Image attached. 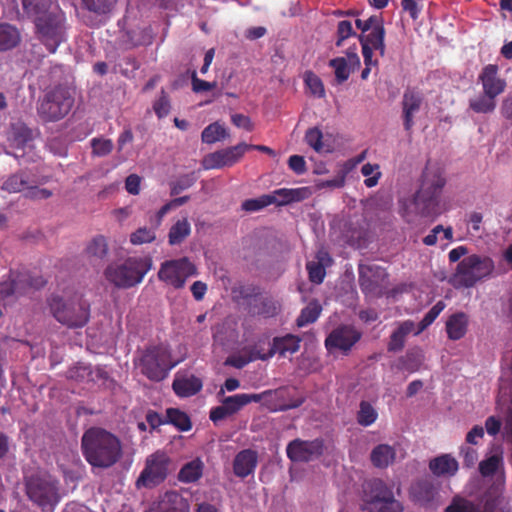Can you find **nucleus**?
<instances>
[{
    "label": "nucleus",
    "instance_id": "37",
    "mask_svg": "<svg viewBox=\"0 0 512 512\" xmlns=\"http://www.w3.org/2000/svg\"><path fill=\"white\" fill-rule=\"evenodd\" d=\"M167 423L174 425L178 430L186 432L192 428L190 417L187 413L177 408H168L166 410Z\"/></svg>",
    "mask_w": 512,
    "mask_h": 512
},
{
    "label": "nucleus",
    "instance_id": "10",
    "mask_svg": "<svg viewBox=\"0 0 512 512\" xmlns=\"http://www.w3.org/2000/svg\"><path fill=\"white\" fill-rule=\"evenodd\" d=\"M74 89L58 85L47 91L38 106L39 117L45 122H56L71 111L75 101Z\"/></svg>",
    "mask_w": 512,
    "mask_h": 512
},
{
    "label": "nucleus",
    "instance_id": "8",
    "mask_svg": "<svg viewBox=\"0 0 512 512\" xmlns=\"http://www.w3.org/2000/svg\"><path fill=\"white\" fill-rule=\"evenodd\" d=\"M151 267L150 257H129L121 264L109 265L105 277L116 287L131 288L142 282Z\"/></svg>",
    "mask_w": 512,
    "mask_h": 512
},
{
    "label": "nucleus",
    "instance_id": "57",
    "mask_svg": "<svg viewBox=\"0 0 512 512\" xmlns=\"http://www.w3.org/2000/svg\"><path fill=\"white\" fill-rule=\"evenodd\" d=\"M328 64H361L357 53V47L353 46L348 48L346 57H336L331 59Z\"/></svg>",
    "mask_w": 512,
    "mask_h": 512
},
{
    "label": "nucleus",
    "instance_id": "17",
    "mask_svg": "<svg viewBox=\"0 0 512 512\" xmlns=\"http://www.w3.org/2000/svg\"><path fill=\"white\" fill-rule=\"evenodd\" d=\"M361 333L349 325H341L327 336L325 347L328 351L341 350L347 353L360 340Z\"/></svg>",
    "mask_w": 512,
    "mask_h": 512
},
{
    "label": "nucleus",
    "instance_id": "58",
    "mask_svg": "<svg viewBox=\"0 0 512 512\" xmlns=\"http://www.w3.org/2000/svg\"><path fill=\"white\" fill-rule=\"evenodd\" d=\"M25 196L30 199H48L52 196V192L46 188H39L30 181Z\"/></svg>",
    "mask_w": 512,
    "mask_h": 512
},
{
    "label": "nucleus",
    "instance_id": "31",
    "mask_svg": "<svg viewBox=\"0 0 512 512\" xmlns=\"http://www.w3.org/2000/svg\"><path fill=\"white\" fill-rule=\"evenodd\" d=\"M380 277L381 275L385 276V270L381 269L378 266H367L365 268H360L359 271V283L361 290L364 293H371L378 287V281L372 279L374 276Z\"/></svg>",
    "mask_w": 512,
    "mask_h": 512
},
{
    "label": "nucleus",
    "instance_id": "25",
    "mask_svg": "<svg viewBox=\"0 0 512 512\" xmlns=\"http://www.w3.org/2000/svg\"><path fill=\"white\" fill-rule=\"evenodd\" d=\"M158 512H190V505L186 498L178 491H166L158 503Z\"/></svg>",
    "mask_w": 512,
    "mask_h": 512
},
{
    "label": "nucleus",
    "instance_id": "22",
    "mask_svg": "<svg viewBox=\"0 0 512 512\" xmlns=\"http://www.w3.org/2000/svg\"><path fill=\"white\" fill-rule=\"evenodd\" d=\"M258 463L257 452L244 449L238 452L233 460V472L239 478H246L253 474Z\"/></svg>",
    "mask_w": 512,
    "mask_h": 512
},
{
    "label": "nucleus",
    "instance_id": "21",
    "mask_svg": "<svg viewBox=\"0 0 512 512\" xmlns=\"http://www.w3.org/2000/svg\"><path fill=\"white\" fill-rule=\"evenodd\" d=\"M280 308V303L273 297L261 294L253 301H249L247 311L251 316L271 318L279 313Z\"/></svg>",
    "mask_w": 512,
    "mask_h": 512
},
{
    "label": "nucleus",
    "instance_id": "2",
    "mask_svg": "<svg viewBox=\"0 0 512 512\" xmlns=\"http://www.w3.org/2000/svg\"><path fill=\"white\" fill-rule=\"evenodd\" d=\"M81 450L87 463L98 469L113 467L123 456L120 438L101 427H90L83 433Z\"/></svg>",
    "mask_w": 512,
    "mask_h": 512
},
{
    "label": "nucleus",
    "instance_id": "41",
    "mask_svg": "<svg viewBox=\"0 0 512 512\" xmlns=\"http://www.w3.org/2000/svg\"><path fill=\"white\" fill-rule=\"evenodd\" d=\"M277 201L274 195L264 194L258 198H252L245 200L241 207L246 212H257Z\"/></svg>",
    "mask_w": 512,
    "mask_h": 512
},
{
    "label": "nucleus",
    "instance_id": "29",
    "mask_svg": "<svg viewBox=\"0 0 512 512\" xmlns=\"http://www.w3.org/2000/svg\"><path fill=\"white\" fill-rule=\"evenodd\" d=\"M30 181L29 174L24 170H20L9 175L3 181L1 189L9 194L20 193L27 190Z\"/></svg>",
    "mask_w": 512,
    "mask_h": 512
},
{
    "label": "nucleus",
    "instance_id": "27",
    "mask_svg": "<svg viewBox=\"0 0 512 512\" xmlns=\"http://www.w3.org/2000/svg\"><path fill=\"white\" fill-rule=\"evenodd\" d=\"M410 494L415 502L421 505H427L433 501L436 495V488L432 481L422 479L411 486Z\"/></svg>",
    "mask_w": 512,
    "mask_h": 512
},
{
    "label": "nucleus",
    "instance_id": "11",
    "mask_svg": "<svg viewBox=\"0 0 512 512\" xmlns=\"http://www.w3.org/2000/svg\"><path fill=\"white\" fill-rule=\"evenodd\" d=\"M363 510L369 512H403L402 503L394 496L392 487L381 479H373L363 485Z\"/></svg>",
    "mask_w": 512,
    "mask_h": 512
},
{
    "label": "nucleus",
    "instance_id": "42",
    "mask_svg": "<svg viewBox=\"0 0 512 512\" xmlns=\"http://www.w3.org/2000/svg\"><path fill=\"white\" fill-rule=\"evenodd\" d=\"M227 136L226 129L218 122H214L204 128L201 134V139L204 143L212 144Z\"/></svg>",
    "mask_w": 512,
    "mask_h": 512
},
{
    "label": "nucleus",
    "instance_id": "60",
    "mask_svg": "<svg viewBox=\"0 0 512 512\" xmlns=\"http://www.w3.org/2000/svg\"><path fill=\"white\" fill-rule=\"evenodd\" d=\"M11 296H15V290L12 279V272L9 271L7 277L0 281V297L7 299Z\"/></svg>",
    "mask_w": 512,
    "mask_h": 512
},
{
    "label": "nucleus",
    "instance_id": "16",
    "mask_svg": "<svg viewBox=\"0 0 512 512\" xmlns=\"http://www.w3.org/2000/svg\"><path fill=\"white\" fill-rule=\"evenodd\" d=\"M246 152V143L242 142L235 146L207 154L202 160V166L205 170L231 167L239 162Z\"/></svg>",
    "mask_w": 512,
    "mask_h": 512
},
{
    "label": "nucleus",
    "instance_id": "34",
    "mask_svg": "<svg viewBox=\"0 0 512 512\" xmlns=\"http://www.w3.org/2000/svg\"><path fill=\"white\" fill-rule=\"evenodd\" d=\"M262 396L260 394H236L232 396H228L223 399L224 404L226 405L231 416L238 411H240L244 406L251 402H260Z\"/></svg>",
    "mask_w": 512,
    "mask_h": 512
},
{
    "label": "nucleus",
    "instance_id": "56",
    "mask_svg": "<svg viewBox=\"0 0 512 512\" xmlns=\"http://www.w3.org/2000/svg\"><path fill=\"white\" fill-rule=\"evenodd\" d=\"M170 108H171V105H170L169 97L166 94V92L162 89L161 95L153 104L154 112L158 118H164L169 114Z\"/></svg>",
    "mask_w": 512,
    "mask_h": 512
},
{
    "label": "nucleus",
    "instance_id": "13",
    "mask_svg": "<svg viewBox=\"0 0 512 512\" xmlns=\"http://www.w3.org/2000/svg\"><path fill=\"white\" fill-rule=\"evenodd\" d=\"M197 275V267L188 257L164 261L157 273L160 281L176 290L184 288L187 279Z\"/></svg>",
    "mask_w": 512,
    "mask_h": 512
},
{
    "label": "nucleus",
    "instance_id": "7",
    "mask_svg": "<svg viewBox=\"0 0 512 512\" xmlns=\"http://www.w3.org/2000/svg\"><path fill=\"white\" fill-rule=\"evenodd\" d=\"M140 372L149 380L160 382L164 380L177 362L172 360L168 347L164 345H152L146 347L135 361Z\"/></svg>",
    "mask_w": 512,
    "mask_h": 512
},
{
    "label": "nucleus",
    "instance_id": "14",
    "mask_svg": "<svg viewBox=\"0 0 512 512\" xmlns=\"http://www.w3.org/2000/svg\"><path fill=\"white\" fill-rule=\"evenodd\" d=\"M170 464L171 459L165 452L156 451L149 455L136 481V486L152 488L163 483L169 474Z\"/></svg>",
    "mask_w": 512,
    "mask_h": 512
},
{
    "label": "nucleus",
    "instance_id": "33",
    "mask_svg": "<svg viewBox=\"0 0 512 512\" xmlns=\"http://www.w3.org/2000/svg\"><path fill=\"white\" fill-rule=\"evenodd\" d=\"M21 40L18 29L8 23H0V51L15 48Z\"/></svg>",
    "mask_w": 512,
    "mask_h": 512
},
{
    "label": "nucleus",
    "instance_id": "9",
    "mask_svg": "<svg viewBox=\"0 0 512 512\" xmlns=\"http://www.w3.org/2000/svg\"><path fill=\"white\" fill-rule=\"evenodd\" d=\"M446 179L438 172L425 173L421 187L414 196V203L424 217L437 218L442 214L440 196Z\"/></svg>",
    "mask_w": 512,
    "mask_h": 512
},
{
    "label": "nucleus",
    "instance_id": "49",
    "mask_svg": "<svg viewBox=\"0 0 512 512\" xmlns=\"http://www.w3.org/2000/svg\"><path fill=\"white\" fill-rule=\"evenodd\" d=\"M379 165L378 164H371L366 163L361 167V173L367 177L364 180V184L368 188H372L376 186L379 182V179L381 177V172L379 171Z\"/></svg>",
    "mask_w": 512,
    "mask_h": 512
},
{
    "label": "nucleus",
    "instance_id": "20",
    "mask_svg": "<svg viewBox=\"0 0 512 512\" xmlns=\"http://www.w3.org/2000/svg\"><path fill=\"white\" fill-rule=\"evenodd\" d=\"M15 296H24L32 290H39L46 285L42 276H33L28 272L11 270Z\"/></svg>",
    "mask_w": 512,
    "mask_h": 512
},
{
    "label": "nucleus",
    "instance_id": "32",
    "mask_svg": "<svg viewBox=\"0 0 512 512\" xmlns=\"http://www.w3.org/2000/svg\"><path fill=\"white\" fill-rule=\"evenodd\" d=\"M203 470V462L200 458H196L183 465L178 473V480L186 484L194 483L202 477Z\"/></svg>",
    "mask_w": 512,
    "mask_h": 512
},
{
    "label": "nucleus",
    "instance_id": "55",
    "mask_svg": "<svg viewBox=\"0 0 512 512\" xmlns=\"http://www.w3.org/2000/svg\"><path fill=\"white\" fill-rule=\"evenodd\" d=\"M85 7L98 14L109 12L114 4V0H82Z\"/></svg>",
    "mask_w": 512,
    "mask_h": 512
},
{
    "label": "nucleus",
    "instance_id": "59",
    "mask_svg": "<svg viewBox=\"0 0 512 512\" xmlns=\"http://www.w3.org/2000/svg\"><path fill=\"white\" fill-rule=\"evenodd\" d=\"M91 374V369L83 364H77L67 371V377L76 381L83 380Z\"/></svg>",
    "mask_w": 512,
    "mask_h": 512
},
{
    "label": "nucleus",
    "instance_id": "46",
    "mask_svg": "<svg viewBox=\"0 0 512 512\" xmlns=\"http://www.w3.org/2000/svg\"><path fill=\"white\" fill-rule=\"evenodd\" d=\"M196 180L197 177L195 175V172L179 176L176 181L170 184V194L172 196L180 194L182 191L192 187L195 184Z\"/></svg>",
    "mask_w": 512,
    "mask_h": 512
},
{
    "label": "nucleus",
    "instance_id": "64",
    "mask_svg": "<svg viewBox=\"0 0 512 512\" xmlns=\"http://www.w3.org/2000/svg\"><path fill=\"white\" fill-rule=\"evenodd\" d=\"M500 114L505 120L512 123V90L503 98Z\"/></svg>",
    "mask_w": 512,
    "mask_h": 512
},
{
    "label": "nucleus",
    "instance_id": "26",
    "mask_svg": "<svg viewBox=\"0 0 512 512\" xmlns=\"http://www.w3.org/2000/svg\"><path fill=\"white\" fill-rule=\"evenodd\" d=\"M459 465L457 460L450 454H443L435 457L429 462L430 471L438 477L454 476L458 471Z\"/></svg>",
    "mask_w": 512,
    "mask_h": 512
},
{
    "label": "nucleus",
    "instance_id": "47",
    "mask_svg": "<svg viewBox=\"0 0 512 512\" xmlns=\"http://www.w3.org/2000/svg\"><path fill=\"white\" fill-rule=\"evenodd\" d=\"M501 455H492L479 463V472L483 477L494 475L502 464Z\"/></svg>",
    "mask_w": 512,
    "mask_h": 512
},
{
    "label": "nucleus",
    "instance_id": "4",
    "mask_svg": "<svg viewBox=\"0 0 512 512\" xmlns=\"http://www.w3.org/2000/svg\"><path fill=\"white\" fill-rule=\"evenodd\" d=\"M47 304L55 320L69 329L83 328L90 320V305L82 297L51 295Z\"/></svg>",
    "mask_w": 512,
    "mask_h": 512
},
{
    "label": "nucleus",
    "instance_id": "23",
    "mask_svg": "<svg viewBox=\"0 0 512 512\" xmlns=\"http://www.w3.org/2000/svg\"><path fill=\"white\" fill-rule=\"evenodd\" d=\"M202 387V380L195 375H176L172 383L174 393L182 398L196 395Z\"/></svg>",
    "mask_w": 512,
    "mask_h": 512
},
{
    "label": "nucleus",
    "instance_id": "48",
    "mask_svg": "<svg viewBox=\"0 0 512 512\" xmlns=\"http://www.w3.org/2000/svg\"><path fill=\"white\" fill-rule=\"evenodd\" d=\"M305 85L310 93L318 98L325 96V89L322 80L312 72H306L304 77Z\"/></svg>",
    "mask_w": 512,
    "mask_h": 512
},
{
    "label": "nucleus",
    "instance_id": "24",
    "mask_svg": "<svg viewBox=\"0 0 512 512\" xmlns=\"http://www.w3.org/2000/svg\"><path fill=\"white\" fill-rule=\"evenodd\" d=\"M469 326V316L464 312L451 314L445 323V330L449 340L457 341L465 337Z\"/></svg>",
    "mask_w": 512,
    "mask_h": 512
},
{
    "label": "nucleus",
    "instance_id": "3",
    "mask_svg": "<svg viewBox=\"0 0 512 512\" xmlns=\"http://www.w3.org/2000/svg\"><path fill=\"white\" fill-rule=\"evenodd\" d=\"M355 25L361 31L358 39L362 46L364 64H378L377 59L374 62L372 60L374 52H378L383 59L389 61H403L404 47L401 43H398L392 51L385 47V28L381 16L373 15L367 19H356Z\"/></svg>",
    "mask_w": 512,
    "mask_h": 512
},
{
    "label": "nucleus",
    "instance_id": "50",
    "mask_svg": "<svg viewBox=\"0 0 512 512\" xmlns=\"http://www.w3.org/2000/svg\"><path fill=\"white\" fill-rule=\"evenodd\" d=\"M305 142L316 152H322L323 145V133L318 127L309 128L305 133Z\"/></svg>",
    "mask_w": 512,
    "mask_h": 512
},
{
    "label": "nucleus",
    "instance_id": "45",
    "mask_svg": "<svg viewBox=\"0 0 512 512\" xmlns=\"http://www.w3.org/2000/svg\"><path fill=\"white\" fill-rule=\"evenodd\" d=\"M445 306L446 305L443 301H438L434 306H432L430 310L424 315L422 320L418 323V329L414 334L419 335L425 329H427L444 310Z\"/></svg>",
    "mask_w": 512,
    "mask_h": 512
},
{
    "label": "nucleus",
    "instance_id": "1",
    "mask_svg": "<svg viewBox=\"0 0 512 512\" xmlns=\"http://www.w3.org/2000/svg\"><path fill=\"white\" fill-rule=\"evenodd\" d=\"M24 14L33 21L37 33L45 41L50 53L64 39L66 16L52 0H21Z\"/></svg>",
    "mask_w": 512,
    "mask_h": 512
},
{
    "label": "nucleus",
    "instance_id": "63",
    "mask_svg": "<svg viewBox=\"0 0 512 512\" xmlns=\"http://www.w3.org/2000/svg\"><path fill=\"white\" fill-rule=\"evenodd\" d=\"M141 178L137 174H130L125 180V189L131 195L140 193Z\"/></svg>",
    "mask_w": 512,
    "mask_h": 512
},
{
    "label": "nucleus",
    "instance_id": "43",
    "mask_svg": "<svg viewBox=\"0 0 512 512\" xmlns=\"http://www.w3.org/2000/svg\"><path fill=\"white\" fill-rule=\"evenodd\" d=\"M90 145L92 148L91 153L94 157H105L109 155L114 148L113 141L103 137L92 138L90 140Z\"/></svg>",
    "mask_w": 512,
    "mask_h": 512
},
{
    "label": "nucleus",
    "instance_id": "36",
    "mask_svg": "<svg viewBox=\"0 0 512 512\" xmlns=\"http://www.w3.org/2000/svg\"><path fill=\"white\" fill-rule=\"evenodd\" d=\"M322 311V307L317 300H312L305 306L296 319L298 328L305 327L317 321Z\"/></svg>",
    "mask_w": 512,
    "mask_h": 512
},
{
    "label": "nucleus",
    "instance_id": "44",
    "mask_svg": "<svg viewBox=\"0 0 512 512\" xmlns=\"http://www.w3.org/2000/svg\"><path fill=\"white\" fill-rule=\"evenodd\" d=\"M156 229L152 224L151 228L140 227L130 235V242L133 245L152 243L156 239Z\"/></svg>",
    "mask_w": 512,
    "mask_h": 512
},
{
    "label": "nucleus",
    "instance_id": "40",
    "mask_svg": "<svg viewBox=\"0 0 512 512\" xmlns=\"http://www.w3.org/2000/svg\"><path fill=\"white\" fill-rule=\"evenodd\" d=\"M86 253L89 257L103 259L108 253V242L103 235L95 236L87 245Z\"/></svg>",
    "mask_w": 512,
    "mask_h": 512
},
{
    "label": "nucleus",
    "instance_id": "5",
    "mask_svg": "<svg viewBox=\"0 0 512 512\" xmlns=\"http://www.w3.org/2000/svg\"><path fill=\"white\" fill-rule=\"evenodd\" d=\"M494 269L495 263L491 257L479 254L468 255L458 262L449 282L456 289L471 288L489 278Z\"/></svg>",
    "mask_w": 512,
    "mask_h": 512
},
{
    "label": "nucleus",
    "instance_id": "54",
    "mask_svg": "<svg viewBox=\"0 0 512 512\" xmlns=\"http://www.w3.org/2000/svg\"><path fill=\"white\" fill-rule=\"evenodd\" d=\"M322 264L309 261L306 264L309 280L315 284H321L325 278L326 271Z\"/></svg>",
    "mask_w": 512,
    "mask_h": 512
},
{
    "label": "nucleus",
    "instance_id": "15",
    "mask_svg": "<svg viewBox=\"0 0 512 512\" xmlns=\"http://www.w3.org/2000/svg\"><path fill=\"white\" fill-rule=\"evenodd\" d=\"M324 441L320 438L307 441L294 439L286 447L287 457L292 462H309L323 454Z\"/></svg>",
    "mask_w": 512,
    "mask_h": 512
},
{
    "label": "nucleus",
    "instance_id": "30",
    "mask_svg": "<svg viewBox=\"0 0 512 512\" xmlns=\"http://www.w3.org/2000/svg\"><path fill=\"white\" fill-rule=\"evenodd\" d=\"M414 326V322L411 320H406L400 323L397 329L390 336V340L387 346L388 351H401L405 346L407 335L413 331Z\"/></svg>",
    "mask_w": 512,
    "mask_h": 512
},
{
    "label": "nucleus",
    "instance_id": "28",
    "mask_svg": "<svg viewBox=\"0 0 512 512\" xmlns=\"http://www.w3.org/2000/svg\"><path fill=\"white\" fill-rule=\"evenodd\" d=\"M396 459V450L388 444L375 446L370 454V460L374 467L384 469L393 464Z\"/></svg>",
    "mask_w": 512,
    "mask_h": 512
},
{
    "label": "nucleus",
    "instance_id": "52",
    "mask_svg": "<svg viewBox=\"0 0 512 512\" xmlns=\"http://www.w3.org/2000/svg\"><path fill=\"white\" fill-rule=\"evenodd\" d=\"M336 46L340 47L346 39L351 36H356V32L353 29L352 22L349 20H342L338 22L336 31Z\"/></svg>",
    "mask_w": 512,
    "mask_h": 512
},
{
    "label": "nucleus",
    "instance_id": "6",
    "mask_svg": "<svg viewBox=\"0 0 512 512\" xmlns=\"http://www.w3.org/2000/svg\"><path fill=\"white\" fill-rule=\"evenodd\" d=\"M483 92L469 100V108L478 114L493 113L497 107V97L506 87L505 78L498 73V66H485L478 76Z\"/></svg>",
    "mask_w": 512,
    "mask_h": 512
},
{
    "label": "nucleus",
    "instance_id": "19",
    "mask_svg": "<svg viewBox=\"0 0 512 512\" xmlns=\"http://www.w3.org/2000/svg\"><path fill=\"white\" fill-rule=\"evenodd\" d=\"M301 337L294 334H286L280 337H274L270 348L264 358H272L278 354L280 357H287L296 353L300 349ZM263 358V356H261Z\"/></svg>",
    "mask_w": 512,
    "mask_h": 512
},
{
    "label": "nucleus",
    "instance_id": "62",
    "mask_svg": "<svg viewBox=\"0 0 512 512\" xmlns=\"http://www.w3.org/2000/svg\"><path fill=\"white\" fill-rule=\"evenodd\" d=\"M217 86L215 81L209 82L201 80L197 77L196 72L192 73V88L196 93L212 90Z\"/></svg>",
    "mask_w": 512,
    "mask_h": 512
},
{
    "label": "nucleus",
    "instance_id": "12",
    "mask_svg": "<svg viewBox=\"0 0 512 512\" xmlns=\"http://www.w3.org/2000/svg\"><path fill=\"white\" fill-rule=\"evenodd\" d=\"M25 492L28 499L38 507L45 509L59 502V482L51 475H31L25 480Z\"/></svg>",
    "mask_w": 512,
    "mask_h": 512
},
{
    "label": "nucleus",
    "instance_id": "39",
    "mask_svg": "<svg viewBox=\"0 0 512 512\" xmlns=\"http://www.w3.org/2000/svg\"><path fill=\"white\" fill-rule=\"evenodd\" d=\"M306 192V188H299V189H288V188H281L277 189L273 192L272 195H274L277 199L275 203L278 205H286L294 201H300L304 198L303 193Z\"/></svg>",
    "mask_w": 512,
    "mask_h": 512
},
{
    "label": "nucleus",
    "instance_id": "18",
    "mask_svg": "<svg viewBox=\"0 0 512 512\" xmlns=\"http://www.w3.org/2000/svg\"><path fill=\"white\" fill-rule=\"evenodd\" d=\"M423 94L414 88H407L402 98V119L405 131L411 132L414 126V116L421 109Z\"/></svg>",
    "mask_w": 512,
    "mask_h": 512
},
{
    "label": "nucleus",
    "instance_id": "61",
    "mask_svg": "<svg viewBox=\"0 0 512 512\" xmlns=\"http://www.w3.org/2000/svg\"><path fill=\"white\" fill-rule=\"evenodd\" d=\"M288 166L298 175L304 174L307 170L305 159L300 155L290 156L288 159Z\"/></svg>",
    "mask_w": 512,
    "mask_h": 512
},
{
    "label": "nucleus",
    "instance_id": "38",
    "mask_svg": "<svg viewBox=\"0 0 512 512\" xmlns=\"http://www.w3.org/2000/svg\"><path fill=\"white\" fill-rule=\"evenodd\" d=\"M378 412L368 401H361L357 412V423L363 427H368L376 422Z\"/></svg>",
    "mask_w": 512,
    "mask_h": 512
},
{
    "label": "nucleus",
    "instance_id": "53",
    "mask_svg": "<svg viewBox=\"0 0 512 512\" xmlns=\"http://www.w3.org/2000/svg\"><path fill=\"white\" fill-rule=\"evenodd\" d=\"M473 502L459 495L452 498L451 503L446 507L445 512H473Z\"/></svg>",
    "mask_w": 512,
    "mask_h": 512
},
{
    "label": "nucleus",
    "instance_id": "35",
    "mask_svg": "<svg viewBox=\"0 0 512 512\" xmlns=\"http://www.w3.org/2000/svg\"><path fill=\"white\" fill-rule=\"evenodd\" d=\"M191 233V225L188 219L177 220L168 232V243L172 246L181 244Z\"/></svg>",
    "mask_w": 512,
    "mask_h": 512
},
{
    "label": "nucleus",
    "instance_id": "51",
    "mask_svg": "<svg viewBox=\"0 0 512 512\" xmlns=\"http://www.w3.org/2000/svg\"><path fill=\"white\" fill-rule=\"evenodd\" d=\"M12 136L16 147H24L32 139V132L24 124L18 123L12 129Z\"/></svg>",
    "mask_w": 512,
    "mask_h": 512
}]
</instances>
